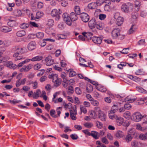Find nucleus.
Listing matches in <instances>:
<instances>
[{
    "instance_id": "obj_17",
    "label": "nucleus",
    "mask_w": 147,
    "mask_h": 147,
    "mask_svg": "<svg viewBox=\"0 0 147 147\" xmlns=\"http://www.w3.org/2000/svg\"><path fill=\"white\" fill-rule=\"evenodd\" d=\"M88 7L89 9H93L97 8V5L96 3H91L88 5Z\"/></svg>"
},
{
    "instance_id": "obj_39",
    "label": "nucleus",
    "mask_w": 147,
    "mask_h": 147,
    "mask_svg": "<svg viewBox=\"0 0 147 147\" xmlns=\"http://www.w3.org/2000/svg\"><path fill=\"white\" fill-rule=\"evenodd\" d=\"M55 111L54 109L51 110L50 112V115L53 117L56 118L57 117V115H55Z\"/></svg>"
},
{
    "instance_id": "obj_53",
    "label": "nucleus",
    "mask_w": 147,
    "mask_h": 147,
    "mask_svg": "<svg viewBox=\"0 0 147 147\" xmlns=\"http://www.w3.org/2000/svg\"><path fill=\"white\" fill-rule=\"evenodd\" d=\"M41 67V65L40 64L38 63L34 66V69L35 70H37L39 69Z\"/></svg>"
},
{
    "instance_id": "obj_55",
    "label": "nucleus",
    "mask_w": 147,
    "mask_h": 147,
    "mask_svg": "<svg viewBox=\"0 0 147 147\" xmlns=\"http://www.w3.org/2000/svg\"><path fill=\"white\" fill-rule=\"evenodd\" d=\"M145 43V39H142L140 40L138 42V44L139 45H143Z\"/></svg>"
},
{
    "instance_id": "obj_63",
    "label": "nucleus",
    "mask_w": 147,
    "mask_h": 147,
    "mask_svg": "<svg viewBox=\"0 0 147 147\" xmlns=\"http://www.w3.org/2000/svg\"><path fill=\"white\" fill-rule=\"evenodd\" d=\"M106 15L104 14H100L99 15V18L101 20H104L106 18Z\"/></svg>"
},
{
    "instance_id": "obj_61",
    "label": "nucleus",
    "mask_w": 147,
    "mask_h": 147,
    "mask_svg": "<svg viewBox=\"0 0 147 147\" xmlns=\"http://www.w3.org/2000/svg\"><path fill=\"white\" fill-rule=\"evenodd\" d=\"M91 103L94 106H97L98 105L99 103L97 100H92L91 101Z\"/></svg>"
},
{
    "instance_id": "obj_26",
    "label": "nucleus",
    "mask_w": 147,
    "mask_h": 147,
    "mask_svg": "<svg viewBox=\"0 0 147 147\" xmlns=\"http://www.w3.org/2000/svg\"><path fill=\"white\" fill-rule=\"evenodd\" d=\"M123 135L124 134L122 131L120 130L118 131L115 134L116 136L119 138L122 137Z\"/></svg>"
},
{
    "instance_id": "obj_28",
    "label": "nucleus",
    "mask_w": 147,
    "mask_h": 147,
    "mask_svg": "<svg viewBox=\"0 0 147 147\" xmlns=\"http://www.w3.org/2000/svg\"><path fill=\"white\" fill-rule=\"evenodd\" d=\"M74 92V90L73 87L72 86H70L68 88V90L67 91V94L69 95H70Z\"/></svg>"
},
{
    "instance_id": "obj_49",
    "label": "nucleus",
    "mask_w": 147,
    "mask_h": 147,
    "mask_svg": "<svg viewBox=\"0 0 147 147\" xmlns=\"http://www.w3.org/2000/svg\"><path fill=\"white\" fill-rule=\"evenodd\" d=\"M105 0H97L96 3L97 4V6H100L105 2Z\"/></svg>"
},
{
    "instance_id": "obj_45",
    "label": "nucleus",
    "mask_w": 147,
    "mask_h": 147,
    "mask_svg": "<svg viewBox=\"0 0 147 147\" xmlns=\"http://www.w3.org/2000/svg\"><path fill=\"white\" fill-rule=\"evenodd\" d=\"M75 92L78 94H81L82 93V91L80 88L76 87L75 88Z\"/></svg>"
},
{
    "instance_id": "obj_56",
    "label": "nucleus",
    "mask_w": 147,
    "mask_h": 147,
    "mask_svg": "<svg viewBox=\"0 0 147 147\" xmlns=\"http://www.w3.org/2000/svg\"><path fill=\"white\" fill-rule=\"evenodd\" d=\"M71 138L73 140H76L78 138V136L76 134H72L70 135Z\"/></svg>"
},
{
    "instance_id": "obj_47",
    "label": "nucleus",
    "mask_w": 147,
    "mask_h": 147,
    "mask_svg": "<svg viewBox=\"0 0 147 147\" xmlns=\"http://www.w3.org/2000/svg\"><path fill=\"white\" fill-rule=\"evenodd\" d=\"M137 89L138 91L140 92L144 93H147V91L141 87H139Z\"/></svg>"
},
{
    "instance_id": "obj_36",
    "label": "nucleus",
    "mask_w": 147,
    "mask_h": 147,
    "mask_svg": "<svg viewBox=\"0 0 147 147\" xmlns=\"http://www.w3.org/2000/svg\"><path fill=\"white\" fill-rule=\"evenodd\" d=\"M17 49L18 50L19 53L22 54L25 52V49L26 48L24 47L22 48L21 47H20L19 48H18Z\"/></svg>"
},
{
    "instance_id": "obj_6",
    "label": "nucleus",
    "mask_w": 147,
    "mask_h": 147,
    "mask_svg": "<svg viewBox=\"0 0 147 147\" xmlns=\"http://www.w3.org/2000/svg\"><path fill=\"white\" fill-rule=\"evenodd\" d=\"M80 18L82 20L85 22H87L90 19L89 15L87 13L84 12L81 14Z\"/></svg>"
},
{
    "instance_id": "obj_42",
    "label": "nucleus",
    "mask_w": 147,
    "mask_h": 147,
    "mask_svg": "<svg viewBox=\"0 0 147 147\" xmlns=\"http://www.w3.org/2000/svg\"><path fill=\"white\" fill-rule=\"evenodd\" d=\"M96 125L97 127L99 129L102 128L103 126V124L99 121H96Z\"/></svg>"
},
{
    "instance_id": "obj_9",
    "label": "nucleus",
    "mask_w": 147,
    "mask_h": 147,
    "mask_svg": "<svg viewBox=\"0 0 147 147\" xmlns=\"http://www.w3.org/2000/svg\"><path fill=\"white\" fill-rule=\"evenodd\" d=\"M119 105V103H118L114 104L112 107L111 110L110 111V112L111 113H114L116 112L118 110Z\"/></svg>"
},
{
    "instance_id": "obj_44",
    "label": "nucleus",
    "mask_w": 147,
    "mask_h": 147,
    "mask_svg": "<svg viewBox=\"0 0 147 147\" xmlns=\"http://www.w3.org/2000/svg\"><path fill=\"white\" fill-rule=\"evenodd\" d=\"M136 100V99L134 98H131L128 96L125 99V102H134Z\"/></svg>"
},
{
    "instance_id": "obj_34",
    "label": "nucleus",
    "mask_w": 147,
    "mask_h": 147,
    "mask_svg": "<svg viewBox=\"0 0 147 147\" xmlns=\"http://www.w3.org/2000/svg\"><path fill=\"white\" fill-rule=\"evenodd\" d=\"M124 117L128 119H129L130 118V113L129 111L125 112L123 115Z\"/></svg>"
},
{
    "instance_id": "obj_43",
    "label": "nucleus",
    "mask_w": 147,
    "mask_h": 147,
    "mask_svg": "<svg viewBox=\"0 0 147 147\" xmlns=\"http://www.w3.org/2000/svg\"><path fill=\"white\" fill-rule=\"evenodd\" d=\"M36 36L39 38H42L44 36V34L42 32H39L36 34Z\"/></svg>"
},
{
    "instance_id": "obj_16",
    "label": "nucleus",
    "mask_w": 147,
    "mask_h": 147,
    "mask_svg": "<svg viewBox=\"0 0 147 147\" xmlns=\"http://www.w3.org/2000/svg\"><path fill=\"white\" fill-rule=\"evenodd\" d=\"M123 18L122 17H118L116 21V24L119 26H120L123 24Z\"/></svg>"
},
{
    "instance_id": "obj_5",
    "label": "nucleus",
    "mask_w": 147,
    "mask_h": 147,
    "mask_svg": "<svg viewBox=\"0 0 147 147\" xmlns=\"http://www.w3.org/2000/svg\"><path fill=\"white\" fill-rule=\"evenodd\" d=\"M120 30L119 28H115L112 31V36L113 38H117L120 34Z\"/></svg>"
},
{
    "instance_id": "obj_48",
    "label": "nucleus",
    "mask_w": 147,
    "mask_h": 147,
    "mask_svg": "<svg viewBox=\"0 0 147 147\" xmlns=\"http://www.w3.org/2000/svg\"><path fill=\"white\" fill-rule=\"evenodd\" d=\"M126 62H122L119 65H117V67L119 69H123V66H124L126 65Z\"/></svg>"
},
{
    "instance_id": "obj_31",
    "label": "nucleus",
    "mask_w": 147,
    "mask_h": 147,
    "mask_svg": "<svg viewBox=\"0 0 147 147\" xmlns=\"http://www.w3.org/2000/svg\"><path fill=\"white\" fill-rule=\"evenodd\" d=\"M40 92V90L37 89L36 93H34L33 94V98H34L37 99L39 97V94Z\"/></svg>"
},
{
    "instance_id": "obj_30",
    "label": "nucleus",
    "mask_w": 147,
    "mask_h": 147,
    "mask_svg": "<svg viewBox=\"0 0 147 147\" xmlns=\"http://www.w3.org/2000/svg\"><path fill=\"white\" fill-rule=\"evenodd\" d=\"M74 11L75 13L77 15H79L81 13L80 9L79 6H76L75 7Z\"/></svg>"
},
{
    "instance_id": "obj_58",
    "label": "nucleus",
    "mask_w": 147,
    "mask_h": 147,
    "mask_svg": "<svg viewBox=\"0 0 147 147\" xmlns=\"http://www.w3.org/2000/svg\"><path fill=\"white\" fill-rule=\"evenodd\" d=\"M17 67V65L11 63L10 62V69H15Z\"/></svg>"
},
{
    "instance_id": "obj_21",
    "label": "nucleus",
    "mask_w": 147,
    "mask_h": 147,
    "mask_svg": "<svg viewBox=\"0 0 147 147\" xmlns=\"http://www.w3.org/2000/svg\"><path fill=\"white\" fill-rule=\"evenodd\" d=\"M137 29V28L136 25L135 24H133L128 32V33L129 34H130L133 33Z\"/></svg>"
},
{
    "instance_id": "obj_62",
    "label": "nucleus",
    "mask_w": 147,
    "mask_h": 147,
    "mask_svg": "<svg viewBox=\"0 0 147 147\" xmlns=\"http://www.w3.org/2000/svg\"><path fill=\"white\" fill-rule=\"evenodd\" d=\"M101 141L103 143L105 144H107L109 143L108 141L105 137L102 138L101 139Z\"/></svg>"
},
{
    "instance_id": "obj_59",
    "label": "nucleus",
    "mask_w": 147,
    "mask_h": 147,
    "mask_svg": "<svg viewBox=\"0 0 147 147\" xmlns=\"http://www.w3.org/2000/svg\"><path fill=\"white\" fill-rule=\"evenodd\" d=\"M80 109L81 112H83L84 114L86 113L87 112L86 108L84 107L81 106L80 107Z\"/></svg>"
},
{
    "instance_id": "obj_24",
    "label": "nucleus",
    "mask_w": 147,
    "mask_h": 147,
    "mask_svg": "<svg viewBox=\"0 0 147 147\" xmlns=\"http://www.w3.org/2000/svg\"><path fill=\"white\" fill-rule=\"evenodd\" d=\"M0 30L4 32H9V28L7 26H3L0 28Z\"/></svg>"
},
{
    "instance_id": "obj_52",
    "label": "nucleus",
    "mask_w": 147,
    "mask_h": 147,
    "mask_svg": "<svg viewBox=\"0 0 147 147\" xmlns=\"http://www.w3.org/2000/svg\"><path fill=\"white\" fill-rule=\"evenodd\" d=\"M95 27L99 30H102L103 29V26L101 24L99 23L96 24Z\"/></svg>"
},
{
    "instance_id": "obj_40",
    "label": "nucleus",
    "mask_w": 147,
    "mask_h": 147,
    "mask_svg": "<svg viewBox=\"0 0 147 147\" xmlns=\"http://www.w3.org/2000/svg\"><path fill=\"white\" fill-rule=\"evenodd\" d=\"M29 24L25 23H23L20 26V27L22 29H25L29 27Z\"/></svg>"
},
{
    "instance_id": "obj_7",
    "label": "nucleus",
    "mask_w": 147,
    "mask_h": 147,
    "mask_svg": "<svg viewBox=\"0 0 147 147\" xmlns=\"http://www.w3.org/2000/svg\"><path fill=\"white\" fill-rule=\"evenodd\" d=\"M103 39L102 36L99 37L94 36L92 38V41L95 43L100 44Z\"/></svg>"
},
{
    "instance_id": "obj_8",
    "label": "nucleus",
    "mask_w": 147,
    "mask_h": 147,
    "mask_svg": "<svg viewBox=\"0 0 147 147\" xmlns=\"http://www.w3.org/2000/svg\"><path fill=\"white\" fill-rule=\"evenodd\" d=\"M45 61L46 63V64L48 66H50L54 63V60L53 59H51V57L49 56L47 57L45 60Z\"/></svg>"
},
{
    "instance_id": "obj_51",
    "label": "nucleus",
    "mask_w": 147,
    "mask_h": 147,
    "mask_svg": "<svg viewBox=\"0 0 147 147\" xmlns=\"http://www.w3.org/2000/svg\"><path fill=\"white\" fill-rule=\"evenodd\" d=\"M3 62V65L4 66L9 67V62L7 61V62L3 61V60L0 59V63Z\"/></svg>"
},
{
    "instance_id": "obj_12",
    "label": "nucleus",
    "mask_w": 147,
    "mask_h": 147,
    "mask_svg": "<svg viewBox=\"0 0 147 147\" xmlns=\"http://www.w3.org/2000/svg\"><path fill=\"white\" fill-rule=\"evenodd\" d=\"M115 119L117 125L119 126H120L123 124V119L121 117L117 116L115 117Z\"/></svg>"
},
{
    "instance_id": "obj_57",
    "label": "nucleus",
    "mask_w": 147,
    "mask_h": 147,
    "mask_svg": "<svg viewBox=\"0 0 147 147\" xmlns=\"http://www.w3.org/2000/svg\"><path fill=\"white\" fill-rule=\"evenodd\" d=\"M30 24L33 27L37 28H38L39 27V25L34 22H30Z\"/></svg>"
},
{
    "instance_id": "obj_19",
    "label": "nucleus",
    "mask_w": 147,
    "mask_h": 147,
    "mask_svg": "<svg viewBox=\"0 0 147 147\" xmlns=\"http://www.w3.org/2000/svg\"><path fill=\"white\" fill-rule=\"evenodd\" d=\"M26 32L24 30L19 31L16 33V35L19 37H21L26 35Z\"/></svg>"
},
{
    "instance_id": "obj_3",
    "label": "nucleus",
    "mask_w": 147,
    "mask_h": 147,
    "mask_svg": "<svg viewBox=\"0 0 147 147\" xmlns=\"http://www.w3.org/2000/svg\"><path fill=\"white\" fill-rule=\"evenodd\" d=\"M133 117L134 120L137 122L140 121L142 119L144 118V117L139 112L134 113L133 114Z\"/></svg>"
},
{
    "instance_id": "obj_13",
    "label": "nucleus",
    "mask_w": 147,
    "mask_h": 147,
    "mask_svg": "<svg viewBox=\"0 0 147 147\" xmlns=\"http://www.w3.org/2000/svg\"><path fill=\"white\" fill-rule=\"evenodd\" d=\"M96 24V22L94 19H91L88 23V26L91 29L95 28Z\"/></svg>"
},
{
    "instance_id": "obj_22",
    "label": "nucleus",
    "mask_w": 147,
    "mask_h": 147,
    "mask_svg": "<svg viewBox=\"0 0 147 147\" xmlns=\"http://www.w3.org/2000/svg\"><path fill=\"white\" fill-rule=\"evenodd\" d=\"M97 89L98 90L102 92H105L107 90L106 88L100 85H98L97 87Z\"/></svg>"
},
{
    "instance_id": "obj_1",
    "label": "nucleus",
    "mask_w": 147,
    "mask_h": 147,
    "mask_svg": "<svg viewBox=\"0 0 147 147\" xmlns=\"http://www.w3.org/2000/svg\"><path fill=\"white\" fill-rule=\"evenodd\" d=\"M78 15L74 12H71L69 16L67 13H64L63 15V18L64 21L69 26L72 24V22L76 21L78 19Z\"/></svg>"
},
{
    "instance_id": "obj_32",
    "label": "nucleus",
    "mask_w": 147,
    "mask_h": 147,
    "mask_svg": "<svg viewBox=\"0 0 147 147\" xmlns=\"http://www.w3.org/2000/svg\"><path fill=\"white\" fill-rule=\"evenodd\" d=\"M85 127L87 128H91L93 126V124L91 122H86L84 124Z\"/></svg>"
},
{
    "instance_id": "obj_37",
    "label": "nucleus",
    "mask_w": 147,
    "mask_h": 147,
    "mask_svg": "<svg viewBox=\"0 0 147 147\" xmlns=\"http://www.w3.org/2000/svg\"><path fill=\"white\" fill-rule=\"evenodd\" d=\"M70 117L73 120H76V115H75L72 111H70Z\"/></svg>"
},
{
    "instance_id": "obj_29",
    "label": "nucleus",
    "mask_w": 147,
    "mask_h": 147,
    "mask_svg": "<svg viewBox=\"0 0 147 147\" xmlns=\"http://www.w3.org/2000/svg\"><path fill=\"white\" fill-rule=\"evenodd\" d=\"M69 72V76L70 77H72L75 76L76 74V73L74 71L73 69H70L68 70Z\"/></svg>"
},
{
    "instance_id": "obj_15",
    "label": "nucleus",
    "mask_w": 147,
    "mask_h": 147,
    "mask_svg": "<svg viewBox=\"0 0 147 147\" xmlns=\"http://www.w3.org/2000/svg\"><path fill=\"white\" fill-rule=\"evenodd\" d=\"M82 34L84 36L86 37L88 40H92V38H93L92 37L93 36V34L91 32H83Z\"/></svg>"
},
{
    "instance_id": "obj_10",
    "label": "nucleus",
    "mask_w": 147,
    "mask_h": 147,
    "mask_svg": "<svg viewBox=\"0 0 147 147\" xmlns=\"http://www.w3.org/2000/svg\"><path fill=\"white\" fill-rule=\"evenodd\" d=\"M98 117L100 118L101 121H105L106 115L101 111L99 110L98 111Z\"/></svg>"
},
{
    "instance_id": "obj_38",
    "label": "nucleus",
    "mask_w": 147,
    "mask_h": 147,
    "mask_svg": "<svg viewBox=\"0 0 147 147\" xmlns=\"http://www.w3.org/2000/svg\"><path fill=\"white\" fill-rule=\"evenodd\" d=\"M43 13L41 11H38L36 13V18L37 19H38L40 18L43 15Z\"/></svg>"
},
{
    "instance_id": "obj_35",
    "label": "nucleus",
    "mask_w": 147,
    "mask_h": 147,
    "mask_svg": "<svg viewBox=\"0 0 147 147\" xmlns=\"http://www.w3.org/2000/svg\"><path fill=\"white\" fill-rule=\"evenodd\" d=\"M33 67L32 64H30L27 66H24V69H25V72H27L30 70Z\"/></svg>"
},
{
    "instance_id": "obj_50",
    "label": "nucleus",
    "mask_w": 147,
    "mask_h": 147,
    "mask_svg": "<svg viewBox=\"0 0 147 147\" xmlns=\"http://www.w3.org/2000/svg\"><path fill=\"white\" fill-rule=\"evenodd\" d=\"M53 20L52 19H49L48 20V23H47V25L49 26H52L53 25Z\"/></svg>"
},
{
    "instance_id": "obj_11",
    "label": "nucleus",
    "mask_w": 147,
    "mask_h": 147,
    "mask_svg": "<svg viewBox=\"0 0 147 147\" xmlns=\"http://www.w3.org/2000/svg\"><path fill=\"white\" fill-rule=\"evenodd\" d=\"M36 46V42L34 41H32L28 44V48L29 50L32 51L35 48Z\"/></svg>"
},
{
    "instance_id": "obj_4",
    "label": "nucleus",
    "mask_w": 147,
    "mask_h": 147,
    "mask_svg": "<svg viewBox=\"0 0 147 147\" xmlns=\"http://www.w3.org/2000/svg\"><path fill=\"white\" fill-rule=\"evenodd\" d=\"M135 132L132 129L130 130L128 132L127 135L126 136L125 140L127 142H129L131 141L132 139V136L135 134Z\"/></svg>"
},
{
    "instance_id": "obj_20",
    "label": "nucleus",
    "mask_w": 147,
    "mask_h": 147,
    "mask_svg": "<svg viewBox=\"0 0 147 147\" xmlns=\"http://www.w3.org/2000/svg\"><path fill=\"white\" fill-rule=\"evenodd\" d=\"M11 14L16 16H18L22 14V12L20 10L15 9L13 10V11L12 13Z\"/></svg>"
},
{
    "instance_id": "obj_54",
    "label": "nucleus",
    "mask_w": 147,
    "mask_h": 147,
    "mask_svg": "<svg viewBox=\"0 0 147 147\" xmlns=\"http://www.w3.org/2000/svg\"><path fill=\"white\" fill-rule=\"evenodd\" d=\"M21 100H17L15 99H13L12 100H10V102L12 103L13 104H15L16 103H19L21 102Z\"/></svg>"
},
{
    "instance_id": "obj_25",
    "label": "nucleus",
    "mask_w": 147,
    "mask_h": 147,
    "mask_svg": "<svg viewBox=\"0 0 147 147\" xmlns=\"http://www.w3.org/2000/svg\"><path fill=\"white\" fill-rule=\"evenodd\" d=\"M139 138L140 139L142 140H146L147 139V132L144 134H140L139 135Z\"/></svg>"
},
{
    "instance_id": "obj_60",
    "label": "nucleus",
    "mask_w": 147,
    "mask_h": 147,
    "mask_svg": "<svg viewBox=\"0 0 147 147\" xmlns=\"http://www.w3.org/2000/svg\"><path fill=\"white\" fill-rule=\"evenodd\" d=\"M124 107L126 109L129 110L131 109V106L129 103H126L124 105Z\"/></svg>"
},
{
    "instance_id": "obj_14",
    "label": "nucleus",
    "mask_w": 147,
    "mask_h": 147,
    "mask_svg": "<svg viewBox=\"0 0 147 147\" xmlns=\"http://www.w3.org/2000/svg\"><path fill=\"white\" fill-rule=\"evenodd\" d=\"M51 15L53 17L57 16L56 20H58L60 16L58 14V11L56 9H53L51 12Z\"/></svg>"
},
{
    "instance_id": "obj_64",
    "label": "nucleus",
    "mask_w": 147,
    "mask_h": 147,
    "mask_svg": "<svg viewBox=\"0 0 147 147\" xmlns=\"http://www.w3.org/2000/svg\"><path fill=\"white\" fill-rule=\"evenodd\" d=\"M47 78V77L45 76H44L41 77L40 79V81L41 82H43L45 81Z\"/></svg>"
},
{
    "instance_id": "obj_18",
    "label": "nucleus",
    "mask_w": 147,
    "mask_h": 147,
    "mask_svg": "<svg viewBox=\"0 0 147 147\" xmlns=\"http://www.w3.org/2000/svg\"><path fill=\"white\" fill-rule=\"evenodd\" d=\"M43 57L42 56H37L32 58V59H30V61H39L43 59Z\"/></svg>"
},
{
    "instance_id": "obj_27",
    "label": "nucleus",
    "mask_w": 147,
    "mask_h": 147,
    "mask_svg": "<svg viewBox=\"0 0 147 147\" xmlns=\"http://www.w3.org/2000/svg\"><path fill=\"white\" fill-rule=\"evenodd\" d=\"M30 61V59H26L25 60L19 63L18 64V65H17V67H21L23 65L26 63L27 62H29Z\"/></svg>"
},
{
    "instance_id": "obj_23",
    "label": "nucleus",
    "mask_w": 147,
    "mask_h": 147,
    "mask_svg": "<svg viewBox=\"0 0 147 147\" xmlns=\"http://www.w3.org/2000/svg\"><path fill=\"white\" fill-rule=\"evenodd\" d=\"M90 133V136H91L94 138L96 139H98V138L97 136L99 134L98 133L95 131H92Z\"/></svg>"
},
{
    "instance_id": "obj_46",
    "label": "nucleus",
    "mask_w": 147,
    "mask_h": 147,
    "mask_svg": "<svg viewBox=\"0 0 147 147\" xmlns=\"http://www.w3.org/2000/svg\"><path fill=\"white\" fill-rule=\"evenodd\" d=\"M114 113H111L109 111V116L110 118L112 119H115L116 117H117V116L115 115H113V114Z\"/></svg>"
},
{
    "instance_id": "obj_2",
    "label": "nucleus",
    "mask_w": 147,
    "mask_h": 147,
    "mask_svg": "<svg viewBox=\"0 0 147 147\" xmlns=\"http://www.w3.org/2000/svg\"><path fill=\"white\" fill-rule=\"evenodd\" d=\"M133 7L132 4L130 3H128L127 4H123L121 7V11L123 12L128 13L130 10H132Z\"/></svg>"
},
{
    "instance_id": "obj_33",
    "label": "nucleus",
    "mask_w": 147,
    "mask_h": 147,
    "mask_svg": "<svg viewBox=\"0 0 147 147\" xmlns=\"http://www.w3.org/2000/svg\"><path fill=\"white\" fill-rule=\"evenodd\" d=\"M93 90L92 86L90 84H88L86 87L87 91L89 93L91 92Z\"/></svg>"
},
{
    "instance_id": "obj_41",
    "label": "nucleus",
    "mask_w": 147,
    "mask_h": 147,
    "mask_svg": "<svg viewBox=\"0 0 147 147\" xmlns=\"http://www.w3.org/2000/svg\"><path fill=\"white\" fill-rule=\"evenodd\" d=\"M57 75H55V77H56V79L54 85L56 86L57 87L59 86L61 84V82L60 80H59L58 78H57Z\"/></svg>"
}]
</instances>
